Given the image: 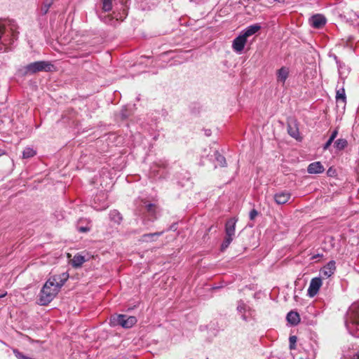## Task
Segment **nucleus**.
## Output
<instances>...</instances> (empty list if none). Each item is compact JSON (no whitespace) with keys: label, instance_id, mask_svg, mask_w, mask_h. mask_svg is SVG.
<instances>
[{"label":"nucleus","instance_id":"40","mask_svg":"<svg viewBox=\"0 0 359 359\" xmlns=\"http://www.w3.org/2000/svg\"><path fill=\"white\" fill-rule=\"evenodd\" d=\"M6 154V152L4 150L0 149V156Z\"/></svg>","mask_w":359,"mask_h":359},{"label":"nucleus","instance_id":"44","mask_svg":"<svg viewBox=\"0 0 359 359\" xmlns=\"http://www.w3.org/2000/svg\"><path fill=\"white\" fill-rule=\"evenodd\" d=\"M358 262H359V256H358ZM358 271H359V270H358Z\"/></svg>","mask_w":359,"mask_h":359},{"label":"nucleus","instance_id":"15","mask_svg":"<svg viewBox=\"0 0 359 359\" xmlns=\"http://www.w3.org/2000/svg\"><path fill=\"white\" fill-rule=\"evenodd\" d=\"M325 168L322 163L319 161L311 163L307 168V172L309 174H320L323 172Z\"/></svg>","mask_w":359,"mask_h":359},{"label":"nucleus","instance_id":"38","mask_svg":"<svg viewBox=\"0 0 359 359\" xmlns=\"http://www.w3.org/2000/svg\"><path fill=\"white\" fill-rule=\"evenodd\" d=\"M322 256H323L322 255L318 254L316 255L313 256L312 259H315L316 258L321 257Z\"/></svg>","mask_w":359,"mask_h":359},{"label":"nucleus","instance_id":"16","mask_svg":"<svg viewBox=\"0 0 359 359\" xmlns=\"http://www.w3.org/2000/svg\"><path fill=\"white\" fill-rule=\"evenodd\" d=\"M336 270V266H335V262L332 260L330 261L325 266H324L322 269L320 270V273L329 278L330 277L335 271Z\"/></svg>","mask_w":359,"mask_h":359},{"label":"nucleus","instance_id":"20","mask_svg":"<svg viewBox=\"0 0 359 359\" xmlns=\"http://www.w3.org/2000/svg\"><path fill=\"white\" fill-rule=\"evenodd\" d=\"M147 212L149 215V219L154 220L156 219V206L153 203H148L145 207Z\"/></svg>","mask_w":359,"mask_h":359},{"label":"nucleus","instance_id":"19","mask_svg":"<svg viewBox=\"0 0 359 359\" xmlns=\"http://www.w3.org/2000/svg\"><path fill=\"white\" fill-rule=\"evenodd\" d=\"M287 320L293 325H297L300 321V317L297 312L291 311L287 315Z\"/></svg>","mask_w":359,"mask_h":359},{"label":"nucleus","instance_id":"18","mask_svg":"<svg viewBox=\"0 0 359 359\" xmlns=\"http://www.w3.org/2000/svg\"><path fill=\"white\" fill-rule=\"evenodd\" d=\"M336 100L337 102H341L344 105H345L346 102V97L343 83L341 87H339V86H337Z\"/></svg>","mask_w":359,"mask_h":359},{"label":"nucleus","instance_id":"26","mask_svg":"<svg viewBox=\"0 0 359 359\" xmlns=\"http://www.w3.org/2000/svg\"><path fill=\"white\" fill-rule=\"evenodd\" d=\"M36 152L31 147H26L22 151L23 158H29L36 155Z\"/></svg>","mask_w":359,"mask_h":359},{"label":"nucleus","instance_id":"11","mask_svg":"<svg viewBox=\"0 0 359 359\" xmlns=\"http://www.w3.org/2000/svg\"><path fill=\"white\" fill-rule=\"evenodd\" d=\"M334 60H336L338 67L339 80L341 81L343 84H344L345 79L347 77L350 72L349 68L346 66L345 64L340 62L336 55H334Z\"/></svg>","mask_w":359,"mask_h":359},{"label":"nucleus","instance_id":"36","mask_svg":"<svg viewBox=\"0 0 359 359\" xmlns=\"http://www.w3.org/2000/svg\"><path fill=\"white\" fill-rule=\"evenodd\" d=\"M334 141L331 140L330 139H328V140L326 142V143L324 144L323 146V149L324 150H327L329 149V147H330V145L332 144V143Z\"/></svg>","mask_w":359,"mask_h":359},{"label":"nucleus","instance_id":"2","mask_svg":"<svg viewBox=\"0 0 359 359\" xmlns=\"http://www.w3.org/2000/svg\"><path fill=\"white\" fill-rule=\"evenodd\" d=\"M128 0H102V9L104 12H109L114 7V15L105 16L102 20L106 24L115 26L116 21H123L128 15Z\"/></svg>","mask_w":359,"mask_h":359},{"label":"nucleus","instance_id":"5","mask_svg":"<svg viewBox=\"0 0 359 359\" xmlns=\"http://www.w3.org/2000/svg\"><path fill=\"white\" fill-rule=\"evenodd\" d=\"M54 69V66L48 61H37L32 62L22 69H20L19 72L22 76L27 74H34L39 72H52Z\"/></svg>","mask_w":359,"mask_h":359},{"label":"nucleus","instance_id":"6","mask_svg":"<svg viewBox=\"0 0 359 359\" xmlns=\"http://www.w3.org/2000/svg\"><path fill=\"white\" fill-rule=\"evenodd\" d=\"M237 219L231 217L229 219L225 224V237L221 245V250L224 251L231 244L235 238L236 224Z\"/></svg>","mask_w":359,"mask_h":359},{"label":"nucleus","instance_id":"45","mask_svg":"<svg viewBox=\"0 0 359 359\" xmlns=\"http://www.w3.org/2000/svg\"><path fill=\"white\" fill-rule=\"evenodd\" d=\"M358 18H359V16H358Z\"/></svg>","mask_w":359,"mask_h":359},{"label":"nucleus","instance_id":"22","mask_svg":"<svg viewBox=\"0 0 359 359\" xmlns=\"http://www.w3.org/2000/svg\"><path fill=\"white\" fill-rule=\"evenodd\" d=\"M163 231L155 232L151 233H145L142 236V241L143 242H149L154 241V238H157L161 236Z\"/></svg>","mask_w":359,"mask_h":359},{"label":"nucleus","instance_id":"10","mask_svg":"<svg viewBox=\"0 0 359 359\" xmlns=\"http://www.w3.org/2000/svg\"><path fill=\"white\" fill-rule=\"evenodd\" d=\"M247 42V38L242 34L236 37L232 43V48L236 53H241Z\"/></svg>","mask_w":359,"mask_h":359},{"label":"nucleus","instance_id":"28","mask_svg":"<svg viewBox=\"0 0 359 359\" xmlns=\"http://www.w3.org/2000/svg\"><path fill=\"white\" fill-rule=\"evenodd\" d=\"M348 144L346 140L345 139H338L334 142V147L338 150L344 149Z\"/></svg>","mask_w":359,"mask_h":359},{"label":"nucleus","instance_id":"41","mask_svg":"<svg viewBox=\"0 0 359 359\" xmlns=\"http://www.w3.org/2000/svg\"><path fill=\"white\" fill-rule=\"evenodd\" d=\"M327 173H328V174H329V173H332V171L330 170H330H328Z\"/></svg>","mask_w":359,"mask_h":359},{"label":"nucleus","instance_id":"9","mask_svg":"<svg viewBox=\"0 0 359 359\" xmlns=\"http://www.w3.org/2000/svg\"><path fill=\"white\" fill-rule=\"evenodd\" d=\"M322 285V280L320 278L316 277L311 279L308 289V294L313 297L317 294L319 289Z\"/></svg>","mask_w":359,"mask_h":359},{"label":"nucleus","instance_id":"14","mask_svg":"<svg viewBox=\"0 0 359 359\" xmlns=\"http://www.w3.org/2000/svg\"><path fill=\"white\" fill-rule=\"evenodd\" d=\"M289 68L286 67H282L280 69H278L276 72L277 82L284 85L289 76Z\"/></svg>","mask_w":359,"mask_h":359},{"label":"nucleus","instance_id":"29","mask_svg":"<svg viewBox=\"0 0 359 359\" xmlns=\"http://www.w3.org/2000/svg\"><path fill=\"white\" fill-rule=\"evenodd\" d=\"M52 4H53V1H51L50 0H44V2L41 8V13L43 15L46 14Z\"/></svg>","mask_w":359,"mask_h":359},{"label":"nucleus","instance_id":"17","mask_svg":"<svg viewBox=\"0 0 359 359\" xmlns=\"http://www.w3.org/2000/svg\"><path fill=\"white\" fill-rule=\"evenodd\" d=\"M326 23L325 18L322 15H315L311 19V24L314 28H320Z\"/></svg>","mask_w":359,"mask_h":359},{"label":"nucleus","instance_id":"31","mask_svg":"<svg viewBox=\"0 0 359 359\" xmlns=\"http://www.w3.org/2000/svg\"><path fill=\"white\" fill-rule=\"evenodd\" d=\"M297 337L296 336H290L289 338L290 341V349H294L295 348V343L297 342Z\"/></svg>","mask_w":359,"mask_h":359},{"label":"nucleus","instance_id":"33","mask_svg":"<svg viewBox=\"0 0 359 359\" xmlns=\"http://www.w3.org/2000/svg\"><path fill=\"white\" fill-rule=\"evenodd\" d=\"M257 215H258V212L255 209H252L250 212V215H249L250 219L251 220L255 219V218L257 216Z\"/></svg>","mask_w":359,"mask_h":359},{"label":"nucleus","instance_id":"25","mask_svg":"<svg viewBox=\"0 0 359 359\" xmlns=\"http://www.w3.org/2000/svg\"><path fill=\"white\" fill-rule=\"evenodd\" d=\"M214 156L217 165L221 167H225L226 165L225 158L221 155L218 151H215L214 153Z\"/></svg>","mask_w":359,"mask_h":359},{"label":"nucleus","instance_id":"12","mask_svg":"<svg viewBox=\"0 0 359 359\" xmlns=\"http://www.w3.org/2000/svg\"><path fill=\"white\" fill-rule=\"evenodd\" d=\"M287 133L293 138L298 140L299 137V132L297 123L295 120H291L287 123Z\"/></svg>","mask_w":359,"mask_h":359},{"label":"nucleus","instance_id":"32","mask_svg":"<svg viewBox=\"0 0 359 359\" xmlns=\"http://www.w3.org/2000/svg\"><path fill=\"white\" fill-rule=\"evenodd\" d=\"M245 309H246V305L244 304V302H239V304L237 306V310L238 311V312L243 313L245 311Z\"/></svg>","mask_w":359,"mask_h":359},{"label":"nucleus","instance_id":"30","mask_svg":"<svg viewBox=\"0 0 359 359\" xmlns=\"http://www.w3.org/2000/svg\"><path fill=\"white\" fill-rule=\"evenodd\" d=\"M77 231L81 233H86L90 231V228L88 225L87 226H80L79 224L76 226Z\"/></svg>","mask_w":359,"mask_h":359},{"label":"nucleus","instance_id":"34","mask_svg":"<svg viewBox=\"0 0 359 359\" xmlns=\"http://www.w3.org/2000/svg\"><path fill=\"white\" fill-rule=\"evenodd\" d=\"M351 359H359V348L355 350L351 355H350Z\"/></svg>","mask_w":359,"mask_h":359},{"label":"nucleus","instance_id":"27","mask_svg":"<svg viewBox=\"0 0 359 359\" xmlns=\"http://www.w3.org/2000/svg\"><path fill=\"white\" fill-rule=\"evenodd\" d=\"M166 166H167L166 162L156 163H155V165L154 166L151 167V174H153L154 177H156L157 175V172H158L157 168H166Z\"/></svg>","mask_w":359,"mask_h":359},{"label":"nucleus","instance_id":"24","mask_svg":"<svg viewBox=\"0 0 359 359\" xmlns=\"http://www.w3.org/2000/svg\"><path fill=\"white\" fill-rule=\"evenodd\" d=\"M85 262L84 257L81 255H75L72 260V264L74 267H79L81 266Z\"/></svg>","mask_w":359,"mask_h":359},{"label":"nucleus","instance_id":"42","mask_svg":"<svg viewBox=\"0 0 359 359\" xmlns=\"http://www.w3.org/2000/svg\"><path fill=\"white\" fill-rule=\"evenodd\" d=\"M327 173H328V174H329V173H332V171L330 170H330H328Z\"/></svg>","mask_w":359,"mask_h":359},{"label":"nucleus","instance_id":"23","mask_svg":"<svg viewBox=\"0 0 359 359\" xmlns=\"http://www.w3.org/2000/svg\"><path fill=\"white\" fill-rule=\"evenodd\" d=\"M109 218L111 221L114 222L115 223L120 224L121 222L123 219L122 215L121 213L116 210H111L109 212Z\"/></svg>","mask_w":359,"mask_h":359},{"label":"nucleus","instance_id":"39","mask_svg":"<svg viewBox=\"0 0 359 359\" xmlns=\"http://www.w3.org/2000/svg\"><path fill=\"white\" fill-rule=\"evenodd\" d=\"M241 318L244 321H248V317L245 314H243Z\"/></svg>","mask_w":359,"mask_h":359},{"label":"nucleus","instance_id":"37","mask_svg":"<svg viewBox=\"0 0 359 359\" xmlns=\"http://www.w3.org/2000/svg\"><path fill=\"white\" fill-rule=\"evenodd\" d=\"M6 295H7V292H3L0 293V298H3V297H6Z\"/></svg>","mask_w":359,"mask_h":359},{"label":"nucleus","instance_id":"7","mask_svg":"<svg viewBox=\"0 0 359 359\" xmlns=\"http://www.w3.org/2000/svg\"><path fill=\"white\" fill-rule=\"evenodd\" d=\"M137 321L136 317L128 316L123 314H115L110 318L111 325L113 326L120 325L123 328L132 327Z\"/></svg>","mask_w":359,"mask_h":359},{"label":"nucleus","instance_id":"8","mask_svg":"<svg viewBox=\"0 0 359 359\" xmlns=\"http://www.w3.org/2000/svg\"><path fill=\"white\" fill-rule=\"evenodd\" d=\"M92 207L98 211L106 210L109 207L107 195L105 192H100L93 198Z\"/></svg>","mask_w":359,"mask_h":359},{"label":"nucleus","instance_id":"4","mask_svg":"<svg viewBox=\"0 0 359 359\" xmlns=\"http://www.w3.org/2000/svg\"><path fill=\"white\" fill-rule=\"evenodd\" d=\"M345 325L351 335L359 337V303H354L349 307Z\"/></svg>","mask_w":359,"mask_h":359},{"label":"nucleus","instance_id":"1","mask_svg":"<svg viewBox=\"0 0 359 359\" xmlns=\"http://www.w3.org/2000/svg\"><path fill=\"white\" fill-rule=\"evenodd\" d=\"M68 278L69 274L67 273H62L50 277L41 290L39 304L41 306L48 305L57 294Z\"/></svg>","mask_w":359,"mask_h":359},{"label":"nucleus","instance_id":"35","mask_svg":"<svg viewBox=\"0 0 359 359\" xmlns=\"http://www.w3.org/2000/svg\"><path fill=\"white\" fill-rule=\"evenodd\" d=\"M337 135H338V130H337V128H336L332 132V134L330 136L329 139L334 141V139L337 137Z\"/></svg>","mask_w":359,"mask_h":359},{"label":"nucleus","instance_id":"43","mask_svg":"<svg viewBox=\"0 0 359 359\" xmlns=\"http://www.w3.org/2000/svg\"><path fill=\"white\" fill-rule=\"evenodd\" d=\"M197 0H190V1L196 2Z\"/></svg>","mask_w":359,"mask_h":359},{"label":"nucleus","instance_id":"13","mask_svg":"<svg viewBox=\"0 0 359 359\" xmlns=\"http://www.w3.org/2000/svg\"><path fill=\"white\" fill-rule=\"evenodd\" d=\"M290 193L287 191H280L274 195L275 201L279 205L286 203L290 200Z\"/></svg>","mask_w":359,"mask_h":359},{"label":"nucleus","instance_id":"3","mask_svg":"<svg viewBox=\"0 0 359 359\" xmlns=\"http://www.w3.org/2000/svg\"><path fill=\"white\" fill-rule=\"evenodd\" d=\"M15 28L13 21L0 20V52H6L11 49V45L18 38Z\"/></svg>","mask_w":359,"mask_h":359},{"label":"nucleus","instance_id":"21","mask_svg":"<svg viewBox=\"0 0 359 359\" xmlns=\"http://www.w3.org/2000/svg\"><path fill=\"white\" fill-rule=\"evenodd\" d=\"M260 29V26L258 25H253L248 27L245 31L243 32V34L248 38V36H250L255 34L257 31H259Z\"/></svg>","mask_w":359,"mask_h":359}]
</instances>
